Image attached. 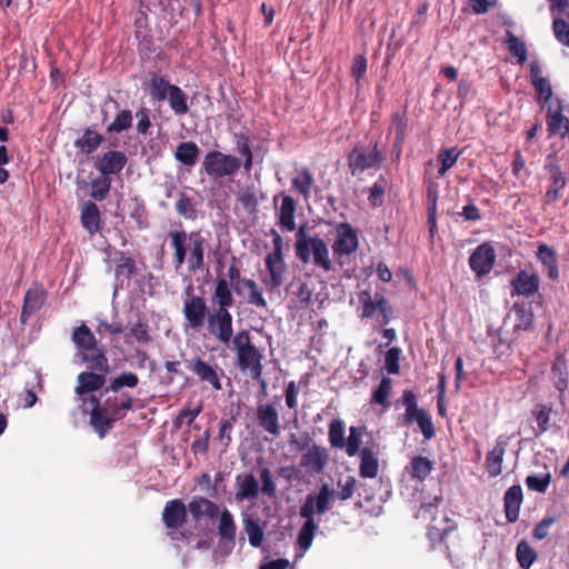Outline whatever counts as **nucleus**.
Instances as JSON below:
<instances>
[{
	"instance_id": "f257e3e1",
	"label": "nucleus",
	"mask_w": 569,
	"mask_h": 569,
	"mask_svg": "<svg viewBox=\"0 0 569 569\" xmlns=\"http://www.w3.org/2000/svg\"><path fill=\"white\" fill-rule=\"evenodd\" d=\"M171 246L174 250V269L179 270L184 263L190 273L201 270L204 264L206 239L200 231L186 232L173 230L169 232Z\"/></svg>"
},
{
	"instance_id": "f03ea898",
	"label": "nucleus",
	"mask_w": 569,
	"mask_h": 569,
	"mask_svg": "<svg viewBox=\"0 0 569 569\" xmlns=\"http://www.w3.org/2000/svg\"><path fill=\"white\" fill-rule=\"evenodd\" d=\"M335 496L336 492L330 485L322 483L317 493H309L306 497L305 503L300 508V516L306 519V522L298 535V545L303 552L311 547L318 528L315 515L326 513L330 509Z\"/></svg>"
},
{
	"instance_id": "7ed1b4c3",
	"label": "nucleus",
	"mask_w": 569,
	"mask_h": 569,
	"mask_svg": "<svg viewBox=\"0 0 569 569\" xmlns=\"http://www.w3.org/2000/svg\"><path fill=\"white\" fill-rule=\"evenodd\" d=\"M296 256L303 263L312 261L317 267L325 271L332 269V262L329 257V249L323 239L318 236H308L302 226L296 233Z\"/></svg>"
},
{
	"instance_id": "20e7f679",
	"label": "nucleus",
	"mask_w": 569,
	"mask_h": 569,
	"mask_svg": "<svg viewBox=\"0 0 569 569\" xmlns=\"http://www.w3.org/2000/svg\"><path fill=\"white\" fill-rule=\"evenodd\" d=\"M148 91L153 101H168L177 117L189 112L187 93L180 87L170 83L164 77L152 74L148 82Z\"/></svg>"
},
{
	"instance_id": "39448f33",
	"label": "nucleus",
	"mask_w": 569,
	"mask_h": 569,
	"mask_svg": "<svg viewBox=\"0 0 569 569\" xmlns=\"http://www.w3.org/2000/svg\"><path fill=\"white\" fill-rule=\"evenodd\" d=\"M72 341L78 349L84 351L82 360L90 363L92 369L108 371L109 366L104 348L99 346L97 338L84 323L73 329Z\"/></svg>"
},
{
	"instance_id": "423d86ee",
	"label": "nucleus",
	"mask_w": 569,
	"mask_h": 569,
	"mask_svg": "<svg viewBox=\"0 0 569 569\" xmlns=\"http://www.w3.org/2000/svg\"><path fill=\"white\" fill-rule=\"evenodd\" d=\"M241 371H249L251 378H260L262 373V355L251 345L248 331H239L232 339Z\"/></svg>"
},
{
	"instance_id": "0eeeda50",
	"label": "nucleus",
	"mask_w": 569,
	"mask_h": 569,
	"mask_svg": "<svg viewBox=\"0 0 569 569\" xmlns=\"http://www.w3.org/2000/svg\"><path fill=\"white\" fill-rule=\"evenodd\" d=\"M183 300V316H184V329H199L208 320V309L206 301L202 297L193 293V287L188 286L184 290Z\"/></svg>"
},
{
	"instance_id": "6e6552de",
	"label": "nucleus",
	"mask_w": 569,
	"mask_h": 569,
	"mask_svg": "<svg viewBox=\"0 0 569 569\" xmlns=\"http://www.w3.org/2000/svg\"><path fill=\"white\" fill-rule=\"evenodd\" d=\"M202 164L209 176L217 178L231 176L237 172L241 166L238 158L224 154L220 151L207 153Z\"/></svg>"
},
{
	"instance_id": "1a4fd4ad",
	"label": "nucleus",
	"mask_w": 569,
	"mask_h": 569,
	"mask_svg": "<svg viewBox=\"0 0 569 569\" xmlns=\"http://www.w3.org/2000/svg\"><path fill=\"white\" fill-rule=\"evenodd\" d=\"M209 333L219 342L228 345L232 339V316L229 311L213 310L207 320Z\"/></svg>"
},
{
	"instance_id": "9d476101",
	"label": "nucleus",
	"mask_w": 569,
	"mask_h": 569,
	"mask_svg": "<svg viewBox=\"0 0 569 569\" xmlns=\"http://www.w3.org/2000/svg\"><path fill=\"white\" fill-rule=\"evenodd\" d=\"M336 239L332 251L336 256H350L359 246L357 231L349 223H338L335 228Z\"/></svg>"
},
{
	"instance_id": "9b49d317",
	"label": "nucleus",
	"mask_w": 569,
	"mask_h": 569,
	"mask_svg": "<svg viewBox=\"0 0 569 569\" xmlns=\"http://www.w3.org/2000/svg\"><path fill=\"white\" fill-rule=\"evenodd\" d=\"M358 299L361 305L362 318H372L377 312H379L382 316L385 323L390 321V308L383 296L377 293L372 297L370 291L363 290L359 293Z\"/></svg>"
},
{
	"instance_id": "f8f14e48",
	"label": "nucleus",
	"mask_w": 569,
	"mask_h": 569,
	"mask_svg": "<svg viewBox=\"0 0 569 569\" xmlns=\"http://www.w3.org/2000/svg\"><path fill=\"white\" fill-rule=\"evenodd\" d=\"M495 262L496 252L489 243L478 246L469 258V266L478 278L488 274L492 270Z\"/></svg>"
},
{
	"instance_id": "ddd939ff",
	"label": "nucleus",
	"mask_w": 569,
	"mask_h": 569,
	"mask_svg": "<svg viewBox=\"0 0 569 569\" xmlns=\"http://www.w3.org/2000/svg\"><path fill=\"white\" fill-rule=\"evenodd\" d=\"M188 368L192 371L200 381L208 383L212 389L219 391L222 389L220 381V373L218 366L210 365L201 358L192 359L188 362Z\"/></svg>"
},
{
	"instance_id": "4468645a",
	"label": "nucleus",
	"mask_w": 569,
	"mask_h": 569,
	"mask_svg": "<svg viewBox=\"0 0 569 569\" xmlns=\"http://www.w3.org/2000/svg\"><path fill=\"white\" fill-rule=\"evenodd\" d=\"M128 162L124 152L118 150H109L104 152L94 163L100 174L110 177L122 171Z\"/></svg>"
},
{
	"instance_id": "2eb2a0df",
	"label": "nucleus",
	"mask_w": 569,
	"mask_h": 569,
	"mask_svg": "<svg viewBox=\"0 0 569 569\" xmlns=\"http://www.w3.org/2000/svg\"><path fill=\"white\" fill-rule=\"evenodd\" d=\"M510 437L499 436L493 448L487 453L486 470L490 477H497L502 472V462Z\"/></svg>"
},
{
	"instance_id": "dca6fc26",
	"label": "nucleus",
	"mask_w": 569,
	"mask_h": 569,
	"mask_svg": "<svg viewBox=\"0 0 569 569\" xmlns=\"http://www.w3.org/2000/svg\"><path fill=\"white\" fill-rule=\"evenodd\" d=\"M329 461L328 451L320 446L309 447L301 456L300 466L312 473H320Z\"/></svg>"
},
{
	"instance_id": "f3484780",
	"label": "nucleus",
	"mask_w": 569,
	"mask_h": 569,
	"mask_svg": "<svg viewBox=\"0 0 569 569\" xmlns=\"http://www.w3.org/2000/svg\"><path fill=\"white\" fill-rule=\"evenodd\" d=\"M233 289L237 295L243 297L249 305L258 308L267 307V301L263 298L262 290L256 281L248 278L238 280L233 283Z\"/></svg>"
},
{
	"instance_id": "a211bd4d",
	"label": "nucleus",
	"mask_w": 569,
	"mask_h": 569,
	"mask_svg": "<svg viewBox=\"0 0 569 569\" xmlns=\"http://www.w3.org/2000/svg\"><path fill=\"white\" fill-rule=\"evenodd\" d=\"M256 416L259 426L264 431L272 436H278L280 433L279 413L273 405H258Z\"/></svg>"
},
{
	"instance_id": "6ab92c4d",
	"label": "nucleus",
	"mask_w": 569,
	"mask_h": 569,
	"mask_svg": "<svg viewBox=\"0 0 569 569\" xmlns=\"http://www.w3.org/2000/svg\"><path fill=\"white\" fill-rule=\"evenodd\" d=\"M292 190L302 197L305 202H308L315 186V177L312 172L307 168L302 167L297 169L291 178Z\"/></svg>"
},
{
	"instance_id": "aec40b11",
	"label": "nucleus",
	"mask_w": 569,
	"mask_h": 569,
	"mask_svg": "<svg viewBox=\"0 0 569 569\" xmlns=\"http://www.w3.org/2000/svg\"><path fill=\"white\" fill-rule=\"evenodd\" d=\"M236 500H256L260 492L259 480L252 473H246L236 478Z\"/></svg>"
},
{
	"instance_id": "412c9836",
	"label": "nucleus",
	"mask_w": 569,
	"mask_h": 569,
	"mask_svg": "<svg viewBox=\"0 0 569 569\" xmlns=\"http://www.w3.org/2000/svg\"><path fill=\"white\" fill-rule=\"evenodd\" d=\"M382 160L380 152L375 147L371 151L365 152L355 148L349 157V164L352 172L363 171L380 163Z\"/></svg>"
},
{
	"instance_id": "4be33fe9",
	"label": "nucleus",
	"mask_w": 569,
	"mask_h": 569,
	"mask_svg": "<svg viewBox=\"0 0 569 569\" xmlns=\"http://www.w3.org/2000/svg\"><path fill=\"white\" fill-rule=\"evenodd\" d=\"M187 518V509L180 499H173L166 503L162 520L167 528L176 529L183 525Z\"/></svg>"
},
{
	"instance_id": "5701e85b",
	"label": "nucleus",
	"mask_w": 569,
	"mask_h": 569,
	"mask_svg": "<svg viewBox=\"0 0 569 569\" xmlns=\"http://www.w3.org/2000/svg\"><path fill=\"white\" fill-rule=\"evenodd\" d=\"M188 510L196 521L202 518L214 519L219 515V506L217 503L199 496L190 500Z\"/></svg>"
},
{
	"instance_id": "b1692460",
	"label": "nucleus",
	"mask_w": 569,
	"mask_h": 569,
	"mask_svg": "<svg viewBox=\"0 0 569 569\" xmlns=\"http://www.w3.org/2000/svg\"><path fill=\"white\" fill-rule=\"evenodd\" d=\"M511 286L513 287L515 293L523 297H530L539 289V277L535 272L529 273L521 270L511 281Z\"/></svg>"
},
{
	"instance_id": "393cba45",
	"label": "nucleus",
	"mask_w": 569,
	"mask_h": 569,
	"mask_svg": "<svg viewBox=\"0 0 569 569\" xmlns=\"http://www.w3.org/2000/svg\"><path fill=\"white\" fill-rule=\"evenodd\" d=\"M280 197L281 203L277 210L278 223L282 229L293 231L296 229V201L289 194H281Z\"/></svg>"
},
{
	"instance_id": "a878e982",
	"label": "nucleus",
	"mask_w": 569,
	"mask_h": 569,
	"mask_svg": "<svg viewBox=\"0 0 569 569\" xmlns=\"http://www.w3.org/2000/svg\"><path fill=\"white\" fill-rule=\"evenodd\" d=\"M91 400L94 406L90 415V423L99 433L100 438H103L111 429L113 420L110 418L108 409L101 407L97 398L92 397Z\"/></svg>"
},
{
	"instance_id": "bb28decb",
	"label": "nucleus",
	"mask_w": 569,
	"mask_h": 569,
	"mask_svg": "<svg viewBox=\"0 0 569 569\" xmlns=\"http://www.w3.org/2000/svg\"><path fill=\"white\" fill-rule=\"evenodd\" d=\"M521 503L522 489L519 485H513L506 491L503 498L506 518L509 522L518 520Z\"/></svg>"
},
{
	"instance_id": "cd10ccee",
	"label": "nucleus",
	"mask_w": 569,
	"mask_h": 569,
	"mask_svg": "<svg viewBox=\"0 0 569 569\" xmlns=\"http://www.w3.org/2000/svg\"><path fill=\"white\" fill-rule=\"evenodd\" d=\"M537 259L547 269L549 279L557 280L559 278L558 256L550 246L540 243L537 249Z\"/></svg>"
},
{
	"instance_id": "c85d7f7f",
	"label": "nucleus",
	"mask_w": 569,
	"mask_h": 569,
	"mask_svg": "<svg viewBox=\"0 0 569 569\" xmlns=\"http://www.w3.org/2000/svg\"><path fill=\"white\" fill-rule=\"evenodd\" d=\"M44 299L46 293L42 289L34 288L26 292L20 317L22 323H26L28 319L42 307Z\"/></svg>"
},
{
	"instance_id": "c756f323",
	"label": "nucleus",
	"mask_w": 569,
	"mask_h": 569,
	"mask_svg": "<svg viewBox=\"0 0 569 569\" xmlns=\"http://www.w3.org/2000/svg\"><path fill=\"white\" fill-rule=\"evenodd\" d=\"M266 266L270 273V284L272 288H278L282 284L283 273L286 266L281 252H270L266 258Z\"/></svg>"
},
{
	"instance_id": "7c9ffc66",
	"label": "nucleus",
	"mask_w": 569,
	"mask_h": 569,
	"mask_svg": "<svg viewBox=\"0 0 569 569\" xmlns=\"http://www.w3.org/2000/svg\"><path fill=\"white\" fill-rule=\"evenodd\" d=\"M566 178L563 177L559 167L555 166L550 168V186L545 194V203L551 204L556 202L566 187Z\"/></svg>"
},
{
	"instance_id": "2f4dec72",
	"label": "nucleus",
	"mask_w": 569,
	"mask_h": 569,
	"mask_svg": "<svg viewBox=\"0 0 569 569\" xmlns=\"http://www.w3.org/2000/svg\"><path fill=\"white\" fill-rule=\"evenodd\" d=\"M106 379L102 375L93 372H81L78 376V386L76 387L77 395H84L87 392L96 391L102 388Z\"/></svg>"
},
{
	"instance_id": "473e14b6",
	"label": "nucleus",
	"mask_w": 569,
	"mask_h": 569,
	"mask_svg": "<svg viewBox=\"0 0 569 569\" xmlns=\"http://www.w3.org/2000/svg\"><path fill=\"white\" fill-rule=\"evenodd\" d=\"M212 299L217 305L214 310L229 311V308L233 305V297L226 279H219L216 283Z\"/></svg>"
},
{
	"instance_id": "72a5a7b5",
	"label": "nucleus",
	"mask_w": 569,
	"mask_h": 569,
	"mask_svg": "<svg viewBox=\"0 0 569 569\" xmlns=\"http://www.w3.org/2000/svg\"><path fill=\"white\" fill-rule=\"evenodd\" d=\"M402 402L406 408L403 416L405 426H409L415 421L417 422L419 420V417L427 413L426 410L418 407L417 398L415 393L410 390L403 392Z\"/></svg>"
},
{
	"instance_id": "f704fd0d",
	"label": "nucleus",
	"mask_w": 569,
	"mask_h": 569,
	"mask_svg": "<svg viewBox=\"0 0 569 569\" xmlns=\"http://www.w3.org/2000/svg\"><path fill=\"white\" fill-rule=\"evenodd\" d=\"M236 532L237 526L232 513L228 509H223L220 512L218 523V535L220 539L233 543L236 539Z\"/></svg>"
},
{
	"instance_id": "c9c22d12",
	"label": "nucleus",
	"mask_w": 569,
	"mask_h": 569,
	"mask_svg": "<svg viewBox=\"0 0 569 569\" xmlns=\"http://www.w3.org/2000/svg\"><path fill=\"white\" fill-rule=\"evenodd\" d=\"M432 469L433 462L429 458L422 456L413 457L410 465L407 467L410 476L418 481L426 480Z\"/></svg>"
},
{
	"instance_id": "e433bc0d",
	"label": "nucleus",
	"mask_w": 569,
	"mask_h": 569,
	"mask_svg": "<svg viewBox=\"0 0 569 569\" xmlns=\"http://www.w3.org/2000/svg\"><path fill=\"white\" fill-rule=\"evenodd\" d=\"M81 223L89 233L93 234L100 228V212L98 207L88 201L83 204L81 210Z\"/></svg>"
},
{
	"instance_id": "4c0bfd02",
	"label": "nucleus",
	"mask_w": 569,
	"mask_h": 569,
	"mask_svg": "<svg viewBox=\"0 0 569 569\" xmlns=\"http://www.w3.org/2000/svg\"><path fill=\"white\" fill-rule=\"evenodd\" d=\"M359 472L362 478H375L378 475L379 463L377 453L370 448H363L360 452Z\"/></svg>"
},
{
	"instance_id": "58836bf2",
	"label": "nucleus",
	"mask_w": 569,
	"mask_h": 569,
	"mask_svg": "<svg viewBox=\"0 0 569 569\" xmlns=\"http://www.w3.org/2000/svg\"><path fill=\"white\" fill-rule=\"evenodd\" d=\"M408 127V119L405 113L396 112L392 116L390 132L396 134V143L393 147V153L398 158L401 153V144L406 138V131Z\"/></svg>"
},
{
	"instance_id": "ea45409f",
	"label": "nucleus",
	"mask_w": 569,
	"mask_h": 569,
	"mask_svg": "<svg viewBox=\"0 0 569 569\" xmlns=\"http://www.w3.org/2000/svg\"><path fill=\"white\" fill-rule=\"evenodd\" d=\"M243 530L248 535L250 546L258 548L262 545L264 532L258 519L249 515L242 516Z\"/></svg>"
},
{
	"instance_id": "a19ab883",
	"label": "nucleus",
	"mask_w": 569,
	"mask_h": 569,
	"mask_svg": "<svg viewBox=\"0 0 569 569\" xmlns=\"http://www.w3.org/2000/svg\"><path fill=\"white\" fill-rule=\"evenodd\" d=\"M460 156L461 150L456 147L440 149L437 156V160L440 164L438 170L439 177H445L448 170L456 164Z\"/></svg>"
},
{
	"instance_id": "79ce46f5",
	"label": "nucleus",
	"mask_w": 569,
	"mask_h": 569,
	"mask_svg": "<svg viewBox=\"0 0 569 569\" xmlns=\"http://www.w3.org/2000/svg\"><path fill=\"white\" fill-rule=\"evenodd\" d=\"M103 141V137L97 131L88 128L83 134L76 140L74 146L84 153L93 152Z\"/></svg>"
},
{
	"instance_id": "37998d69",
	"label": "nucleus",
	"mask_w": 569,
	"mask_h": 569,
	"mask_svg": "<svg viewBox=\"0 0 569 569\" xmlns=\"http://www.w3.org/2000/svg\"><path fill=\"white\" fill-rule=\"evenodd\" d=\"M568 124L569 120L562 114L560 107L557 106V108L553 109L552 106H550L547 114V126L549 132L552 134H562L566 126Z\"/></svg>"
},
{
	"instance_id": "c03bdc74",
	"label": "nucleus",
	"mask_w": 569,
	"mask_h": 569,
	"mask_svg": "<svg viewBox=\"0 0 569 569\" xmlns=\"http://www.w3.org/2000/svg\"><path fill=\"white\" fill-rule=\"evenodd\" d=\"M174 157L184 166H193L199 157V148L194 142H182L177 147Z\"/></svg>"
},
{
	"instance_id": "a18cd8bd",
	"label": "nucleus",
	"mask_w": 569,
	"mask_h": 569,
	"mask_svg": "<svg viewBox=\"0 0 569 569\" xmlns=\"http://www.w3.org/2000/svg\"><path fill=\"white\" fill-rule=\"evenodd\" d=\"M90 197L94 200L102 201L107 198L110 191L111 179L110 177L100 174L90 182Z\"/></svg>"
},
{
	"instance_id": "49530a36",
	"label": "nucleus",
	"mask_w": 569,
	"mask_h": 569,
	"mask_svg": "<svg viewBox=\"0 0 569 569\" xmlns=\"http://www.w3.org/2000/svg\"><path fill=\"white\" fill-rule=\"evenodd\" d=\"M132 113L130 110H121L117 113L114 120L107 127L109 133H120L132 126Z\"/></svg>"
},
{
	"instance_id": "de8ad7c7",
	"label": "nucleus",
	"mask_w": 569,
	"mask_h": 569,
	"mask_svg": "<svg viewBox=\"0 0 569 569\" xmlns=\"http://www.w3.org/2000/svg\"><path fill=\"white\" fill-rule=\"evenodd\" d=\"M537 559V552L526 541L517 546V560L522 569H529Z\"/></svg>"
},
{
	"instance_id": "09e8293b",
	"label": "nucleus",
	"mask_w": 569,
	"mask_h": 569,
	"mask_svg": "<svg viewBox=\"0 0 569 569\" xmlns=\"http://www.w3.org/2000/svg\"><path fill=\"white\" fill-rule=\"evenodd\" d=\"M345 422L340 419H335L329 426V441L335 448L342 449L345 447Z\"/></svg>"
},
{
	"instance_id": "8fccbe9b",
	"label": "nucleus",
	"mask_w": 569,
	"mask_h": 569,
	"mask_svg": "<svg viewBox=\"0 0 569 569\" xmlns=\"http://www.w3.org/2000/svg\"><path fill=\"white\" fill-rule=\"evenodd\" d=\"M176 210L181 217L189 220H193L197 217V210L194 208L192 199L182 192L179 193L176 203Z\"/></svg>"
},
{
	"instance_id": "3c124183",
	"label": "nucleus",
	"mask_w": 569,
	"mask_h": 569,
	"mask_svg": "<svg viewBox=\"0 0 569 569\" xmlns=\"http://www.w3.org/2000/svg\"><path fill=\"white\" fill-rule=\"evenodd\" d=\"M532 416L537 422L539 435L549 430L551 408H549L545 405H538V406H536L535 410L532 411Z\"/></svg>"
},
{
	"instance_id": "603ef678",
	"label": "nucleus",
	"mask_w": 569,
	"mask_h": 569,
	"mask_svg": "<svg viewBox=\"0 0 569 569\" xmlns=\"http://www.w3.org/2000/svg\"><path fill=\"white\" fill-rule=\"evenodd\" d=\"M507 44L510 53L518 58L519 63H523L527 60L525 42L511 32H507Z\"/></svg>"
},
{
	"instance_id": "864d4df0",
	"label": "nucleus",
	"mask_w": 569,
	"mask_h": 569,
	"mask_svg": "<svg viewBox=\"0 0 569 569\" xmlns=\"http://www.w3.org/2000/svg\"><path fill=\"white\" fill-rule=\"evenodd\" d=\"M362 433L359 428L350 427L349 437L345 440V449L349 457H353L359 452L360 446L362 443Z\"/></svg>"
},
{
	"instance_id": "5fc2aeb1",
	"label": "nucleus",
	"mask_w": 569,
	"mask_h": 569,
	"mask_svg": "<svg viewBox=\"0 0 569 569\" xmlns=\"http://www.w3.org/2000/svg\"><path fill=\"white\" fill-rule=\"evenodd\" d=\"M139 382L138 376L133 372H123L113 378L110 382L109 389L117 392L123 387L134 388Z\"/></svg>"
},
{
	"instance_id": "6e6d98bb",
	"label": "nucleus",
	"mask_w": 569,
	"mask_h": 569,
	"mask_svg": "<svg viewBox=\"0 0 569 569\" xmlns=\"http://www.w3.org/2000/svg\"><path fill=\"white\" fill-rule=\"evenodd\" d=\"M339 491L337 492L338 499L341 501L348 500L353 496L357 487V480L352 476H348L345 479H339L337 482Z\"/></svg>"
},
{
	"instance_id": "4d7b16f0",
	"label": "nucleus",
	"mask_w": 569,
	"mask_h": 569,
	"mask_svg": "<svg viewBox=\"0 0 569 569\" xmlns=\"http://www.w3.org/2000/svg\"><path fill=\"white\" fill-rule=\"evenodd\" d=\"M391 388V379L383 377L379 387L372 393V401L379 405H387Z\"/></svg>"
},
{
	"instance_id": "13d9d810",
	"label": "nucleus",
	"mask_w": 569,
	"mask_h": 569,
	"mask_svg": "<svg viewBox=\"0 0 569 569\" xmlns=\"http://www.w3.org/2000/svg\"><path fill=\"white\" fill-rule=\"evenodd\" d=\"M131 339L139 343H146L149 341L150 336L148 333V327L146 323H136L130 331L126 335V342L131 343Z\"/></svg>"
},
{
	"instance_id": "bf43d9fd",
	"label": "nucleus",
	"mask_w": 569,
	"mask_h": 569,
	"mask_svg": "<svg viewBox=\"0 0 569 569\" xmlns=\"http://www.w3.org/2000/svg\"><path fill=\"white\" fill-rule=\"evenodd\" d=\"M260 479L262 482V486L260 488L261 492L269 498L274 497L277 486H276V482L273 480L272 472L270 471V469L262 468L260 470Z\"/></svg>"
},
{
	"instance_id": "052dcab7",
	"label": "nucleus",
	"mask_w": 569,
	"mask_h": 569,
	"mask_svg": "<svg viewBox=\"0 0 569 569\" xmlns=\"http://www.w3.org/2000/svg\"><path fill=\"white\" fill-rule=\"evenodd\" d=\"M531 78H532V83L536 88V90L538 91V93L543 98V99H549L552 94V91H551V86L549 83V81L542 77H540L538 74V70H536L533 67H531Z\"/></svg>"
},
{
	"instance_id": "680f3d73",
	"label": "nucleus",
	"mask_w": 569,
	"mask_h": 569,
	"mask_svg": "<svg viewBox=\"0 0 569 569\" xmlns=\"http://www.w3.org/2000/svg\"><path fill=\"white\" fill-rule=\"evenodd\" d=\"M552 29L556 39L563 46L569 47V23L563 19H555Z\"/></svg>"
},
{
	"instance_id": "e2e57ef3",
	"label": "nucleus",
	"mask_w": 569,
	"mask_h": 569,
	"mask_svg": "<svg viewBox=\"0 0 569 569\" xmlns=\"http://www.w3.org/2000/svg\"><path fill=\"white\" fill-rule=\"evenodd\" d=\"M401 350L397 347L390 348L385 356V366L386 370L390 375H396L399 372V358Z\"/></svg>"
},
{
	"instance_id": "0e129e2a",
	"label": "nucleus",
	"mask_w": 569,
	"mask_h": 569,
	"mask_svg": "<svg viewBox=\"0 0 569 569\" xmlns=\"http://www.w3.org/2000/svg\"><path fill=\"white\" fill-rule=\"evenodd\" d=\"M550 482V476L543 475H531L528 476L526 479V485L530 490L538 491V492H545L549 486Z\"/></svg>"
},
{
	"instance_id": "69168bd1",
	"label": "nucleus",
	"mask_w": 569,
	"mask_h": 569,
	"mask_svg": "<svg viewBox=\"0 0 569 569\" xmlns=\"http://www.w3.org/2000/svg\"><path fill=\"white\" fill-rule=\"evenodd\" d=\"M367 72V59L363 54H358L353 58L351 66V76L356 79L359 84L365 78Z\"/></svg>"
},
{
	"instance_id": "338daca9",
	"label": "nucleus",
	"mask_w": 569,
	"mask_h": 569,
	"mask_svg": "<svg viewBox=\"0 0 569 569\" xmlns=\"http://www.w3.org/2000/svg\"><path fill=\"white\" fill-rule=\"evenodd\" d=\"M555 523V518L545 517L533 529V537L538 540L545 539L549 535L550 527Z\"/></svg>"
},
{
	"instance_id": "774afa93",
	"label": "nucleus",
	"mask_w": 569,
	"mask_h": 569,
	"mask_svg": "<svg viewBox=\"0 0 569 569\" xmlns=\"http://www.w3.org/2000/svg\"><path fill=\"white\" fill-rule=\"evenodd\" d=\"M419 429L421 430L423 437L427 440H430L435 437V427L431 420V417L428 413H425L423 416L419 417V420L417 421Z\"/></svg>"
}]
</instances>
